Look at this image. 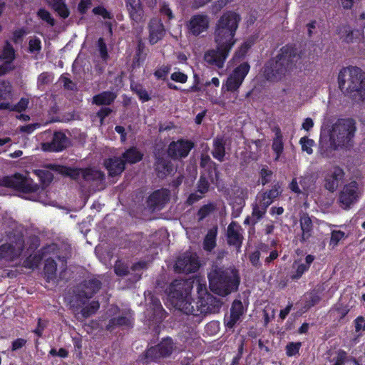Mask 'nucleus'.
I'll return each mask as SVG.
<instances>
[{"mask_svg":"<svg viewBox=\"0 0 365 365\" xmlns=\"http://www.w3.org/2000/svg\"><path fill=\"white\" fill-rule=\"evenodd\" d=\"M149 43L154 45L165 35V26L160 19H152L148 24Z\"/></svg>","mask_w":365,"mask_h":365,"instance_id":"20","label":"nucleus"},{"mask_svg":"<svg viewBox=\"0 0 365 365\" xmlns=\"http://www.w3.org/2000/svg\"><path fill=\"white\" fill-rule=\"evenodd\" d=\"M282 192V190L281 188V183L279 182H277L272 186L271 189L266 190L262 193L274 202V200L277 198Z\"/></svg>","mask_w":365,"mask_h":365,"instance_id":"48","label":"nucleus"},{"mask_svg":"<svg viewBox=\"0 0 365 365\" xmlns=\"http://www.w3.org/2000/svg\"><path fill=\"white\" fill-rule=\"evenodd\" d=\"M117 95L115 93L105 91L93 96L92 103L98 106H108L115 101Z\"/></svg>","mask_w":365,"mask_h":365,"instance_id":"27","label":"nucleus"},{"mask_svg":"<svg viewBox=\"0 0 365 365\" xmlns=\"http://www.w3.org/2000/svg\"><path fill=\"white\" fill-rule=\"evenodd\" d=\"M345 173L344 170L338 166H333L329 169L324 176V187L329 192H334L336 190L340 182L344 178Z\"/></svg>","mask_w":365,"mask_h":365,"instance_id":"17","label":"nucleus"},{"mask_svg":"<svg viewBox=\"0 0 365 365\" xmlns=\"http://www.w3.org/2000/svg\"><path fill=\"white\" fill-rule=\"evenodd\" d=\"M230 313L232 314H237V317H240L244 313V307L242 302L240 299H235L232 304Z\"/></svg>","mask_w":365,"mask_h":365,"instance_id":"63","label":"nucleus"},{"mask_svg":"<svg viewBox=\"0 0 365 365\" xmlns=\"http://www.w3.org/2000/svg\"><path fill=\"white\" fill-rule=\"evenodd\" d=\"M240 20V14L232 11L225 12L218 19L214 32L216 49L207 51L204 56L208 64L219 68L223 67L236 43L235 36Z\"/></svg>","mask_w":365,"mask_h":365,"instance_id":"2","label":"nucleus"},{"mask_svg":"<svg viewBox=\"0 0 365 365\" xmlns=\"http://www.w3.org/2000/svg\"><path fill=\"white\" fill-rule=\"evenodd\" d=\"M125 7L131 21L140 23L144 19V10L140 0H125Z\"/></svg>","mask_w":365,"mask_h":365,"instance_id":"23","label":"nucleus"},{"mask_svg":"<svg viewBox=\"0 0 365 365\" xmlns=\"http://www.w3.org/2000/svg\"><path fill=\"white\" fill-rule=\"evenodd\" d=\"M292 269L290 274V279L292 280L299 279L302 275L309 270L307 265H304V263H299L297 260L293 262Z\"/></svg>","mask_w":365,"mask_h":365,"instance_id":"38","label":"nucleus"},{"mask_svg":"<svg viewBox=\"0 0 365 365\" xmlns=\"http://www.w3.org/2000/svg\"><path fill=\"white\" fill-rule=\"evenodd\" d=\"M103 165L110 177L120 176L125 170V161L120 157H111L104 160Z\"/></svg>","mask_w":365,"mask_h":365,"instance_id":"21","label":"nucleus"},{"mask_svg":"<svg viewBox=\"0 0 365 365\" xmlns=\"http://www.w3.org/2000/svg\"><path fill=\"white\" fill-rule=\"evenodd\" d=\"M147 57V51L145 43L141 39L138 41L135 53L133 58V63L139 66L143 63Z\"/></svg>","mask_w":365,"mask_h":365,"instance_id":"36","label":"nucleus"},{"mask_svg":"<svg viewBox=\"0 0 365 365\" xmlns=\"http://www.w3.org/2000/svg\"><path fill=\"white\" fill-rule=\"evenodd\" d=\"M16 58V51L11 43L6 40L0 53V61L11 63Z\"/></svg>","mask_w":365,"mask_h":365,"instance_id":"32","label":"nucleus"},{"mask_svg":"<svg viewBox=\"0 0 365 365\" xmlns=\"http://www.w3.org/2000/svg\"><path fill=\"white\" fill-rule=\"evenodd\" d=\"M0 186L26 194L34 193L39 190V185L31 178L19 173L0 178Z\"/></svg>","mask_w":365,"mask_h":365,"instance_id":"8","label":"nucleus"},{"mask_svg":"<svg viewBox=\"0 0 365 365\" xmlns=\"http://www.w3.org/2000/svg\"><path fill=\"white\" fill-rule=\"evenodd\" d=\"M101 287L102 282L96 278L85 279L76 288V297L84 304L99 292Z\"/></svg>","mask_w":365,"mask_h":365,"instance_id":"12","label":"nucleus"},{"mask_svg":"<svg viewBox=\"0 0 365 365\" xmlns=\"http://www.w3.org/2000/svg\"><path fill=\"white\" fill-rule=\"evenodd\" d=\"M200 264L196 254L185 252L180 255L175 263V270L180 273L190 274L196 272Z\"/></svg>","mask_w":365,"mask_h":365,"instance_id":"14","label":"nucleus"},{"mask_svg":"<svg viewBox=\"0 0 365 365\" xmlns=\"http://www.w3.org/2000/svg\"><path fill=\"white\" fill-rule=\"evenodd\" d=\"M26 34L27 31L24 27L16 29L12 33L11 40L15 44L21 43Z\"/></svg>","mask_w":365,"mask_h":365,"instance_id":"61","label":"nucleus"},{"mask_svg":"<svg viewBox=\"0 0 365 365\" xmlns=\"http://www.w3.org/2000/svg\"><path fill=\"white\" fill-rule=\"evenodd\" d=\"M58 245L56 243H51L50 245L42 247L38 252L43 259L47 255H56L58 252Z\"/></svg>","mask_w":365,"mask_h":365,"instance_id":"50","label":"nucleus"},{"mask_svg":"<svg viewBox=\"0 0 365 365\" xmlns=\"http://www.w3.org/2000/svg\"><path fill=\"white\" fill-rule=\"evenodd\" d=\"M134 319L131 316L120 315L109 319L106 325V330L112 331L117 327L130 329L133 327Z\"/></svg>","mask_w":365,"mask_h":365,"instance_id":"24","label":"nucleus"},{"mask_svg":"<svg viewBox=\"0 0 365 365\" xmlns=\"http://www.w3.org/2000/svg\"><path fill=\"white\" fill-rule=\"evenodd\" d=\"M113 109L107 107L102 106L96 113V116L99 118L100 124L102 125L104 123V120L106 117L109 116L113 113Z\"/></svg>","mask_w":365,"mask_h":365,"instance_id":"64","label":"nucleus"},{"mask_svg":"<svg viewBox=\"0 0 365 365\" xmlns=\"http://www.w3.org/2000/svg\"><path fill=\"white\" fill-rule=\"evenodd\" d=\"M319 292L315 289L308 292L305 296L304 307L310 309L317 304L321 301Z\"/></svg>","mask_w":365,"mask_h":365,"instance_id":"39","label":"nucleus"},{"mask_svg":"<svg viewBox=\"0 0 365 365\" xmlns=\"http://www.w3.org/2000/svg\"><path fill=\"white\" fill-rule=\"evenodd\" d=\"M242 228L237 222L232 221L230 223L227 230V241L229 245L234 246L238 249L242 247L243 236L240 233Z\"/></svg>","mask_w":365,"mask_h":365,"instance_id":"22","label":"nucleus"},{"mask_svg":"<svg viewBox=\"0 0 365 365\" xmlns=\"http://www.w3.org/2000/svg\"><path fill=\"white\" fill-rule=\"evenodd\" d=\"M300 226L302 230V238L303 240H306L311 235L310 232L312 229V222L311 219L308 216L302 217L300 220Z\"/></svg>","mask_w":365,"mask_h":365,"instance_id":"42","label":"nucleus"},{"mask_svg":"<svg viewBox=\"0 0 365 365\" xmlns=\"http://www.w3.org/2000/svg\"><path fill=\"white\" fill-rule=\"evenodd\" d=\"M171 70L170 65H163L162 66L158 68L153 73L155 77L160 80H165L168 75L169 74Z\"/></svg>","mask_w":365,"mask_h":365,"instance_id":"59","label":"nucleus"},{"mask_svg":"<svg viewBox=\"0 0 365 365\" xmlns=\"http://www.w3.org/2000/svg\"><path fill=\"white\" fill-rule=\"evenodd\" d=\"M56 271H57V263L54 259L52 257H48L46 259L44 267H43V272L45 275L46 280L49 282L51 280H53L56 277Z\"/></svg>","mask_w":365,"mask_h":365,"instance_id":"31","label":"nucleus"},{"mask_svg":"<svg viewBox=\"0 0 365 365\" xmlns=\"http://www.w3.org/2000/svg\"><path fill=\"white\" fill-rule=\"evenodd\" d=\"M53 74L49 72H43L38 76L37 79V86L39 89H41L46 85H48L53 81Z\"/></svg>","mask_w":365,"mask_h":365,"instance_id":"49","label":"nucleus"},{"mask_svg":"<svg viewBox=\"0 0 365 365\" xmlns=\"http://www.w3.org/2000/svg\"><path fill=\"white\" fill-rule=\"evenodd\" d=\"M150 304L153 314L160 319H165L166 312L163 309L160 299L156 297H152Z\"/></svg>","mask_w":365,"mask_h":365,"instance_id":"43","label":"nucleus"},{"mask_svg":"<svg viewBox=\"0 0 365 365\" xmlns=\"http://www.w3.org/2000/svg\"><path fill=\"white\" fill-rule=\"evenodd\" d=\"M11 243H5L0 245V259H14L19 257L24 250V238L21 234L14 235L10 238Z\"/></svg>","mask_w":365,"mask_h":365,"instance_id":"10","label":"nucleus"},{"mask_svg":"<svg viewBox=\"0 0 365 365\" xmlns=\"http://www.w3.org/2000/svg\"><path fill=\"white\" fill-rule=\"evenodd\" d=\"M197 192H199L202 195L205 194L209 190L210 182H209L207 178L205 176H204L203 175H200V179L197 181Z\"/></svg>","mask_w":365,"mask_h":365,"instance_id":"60","label":"nucleus"},{"mask_svg":"<svg viewBox=\"0 0 365 365\" xmlns=\"http://www.w3.org/2000/svg\"><path fill=\"white\" fill-rule=\"evenodd\" d=\"M329 145H324L323 143H320L319 148V153L322 158H330L334 156V152L340 148H335V145H334L331 140H329Z\"/></svg>","mask_w":365,"mask_h":365,"instance_id":"40","label":"nucleus"},{"mask_svg":"<svg viewBox=\"0 0 365 365\" xmlns=\"http://www.w3.org/2000/svg\"><path fill=\"white\" fill-rule=\"evenodd\" d=\"M356 131L355 122L352 119L339 120L332 126L329 134L335 148H349Z\"/></svg>","mask_w":365,"mask_h":365,"instance_id":"6","label":"nucleus"},{"mask_svg":"<svg viewBox=\"0 0 365 365\" xmlns=\"http://www.w3.org/2000/svg\"><path fill=\"white\" fill-rule=\"evenodd\" d=\"M208 279L210 290L221 297L237 292L240 283L239 272L235 268L216 267L208 274Z\"/></svg>","mask_w":365,"mask_h":365,"instance_id":"4","label":"nucleus"},{"mask_svg":"<svg viewBox=\"0 0 365 365\" xmlns=\"http://www.w3.org/2000/svg\"><path fill=\"white\" fill-rule=\"evenodd\" d=\"M120 158L125 161V165H133L139 163L143 158V153L136 147L131 146L125 150Z\"/></svg>","mask_w":365,"mask_h":365,"instance_id":"26","label":"nucleus"},{"mask_svg":"<svg viewBox=\"0 0 365 365\" xmlns=\"http://www.w3.org/2000/svg\"><path fill=\"white\" fill-rule=\"evenodd\" d=\"M297 51L294 46H282L279 53L267 61L263 67V76L269 81H279L292 69L297 61Z\"/></svg>","mask_w":365,"mask_h":365,"instance_id":"3","label":"nucleus"},{"mask_svg":"<svg viewBox=\"0 0 365 365\" xmlns=\"http://www.w3.org/2000/svg\"><path fill=\"white\" fill-rule=\"evenodd\" d=\"M217 234V228L216 227L207 231L203 241V248L205 250L210 252L215 247Z\"/></svg>","mask_w":365,"mask_h":365,"instance_id":"34","label":"nucleus"},{"mask_svg":"<svg viewBox=\"0 0 365 365\" xmlns=\"http://www.w3.org/2000/svg\"><path fill=\"white\" fill-rule=\"evenodd\" d=\"M347 237L345 232L341 230H332L331 232V237L329 241V246L333 248L336 247L342 239Z\"/></svg>","mask_w":365,"mask_h":365,"instance_id":"53","label":"nucleus"},{"mask_svg":"<svg viewBox=\"0 0 365 365\" xmlns=\"http://www.w3.org/2000/svg\"><path fill=\"white\" fill-rule=\"evenodd\" d=\"M214 158L220 162L225 160V143L222 138H216L213 140V149L211 152Z\"/></svg>","mask_w":365,"mask_h":365,"instance_id":"28","label":"nucleus"},{"mask_svg":"<svg viewBox=\"0 0 365 365\" xmlns=\"http://www.w3.org/2000/svg\"><path fill=\"white\" fill-rule=\"evenodd\" d=\"M131 91L136 93L139 98V99L143 102L149 101L151 98L148 94V91L143 88V85L138 83L135 86H130Z\"/></svg>","mask_w":365,"mask_h":365,"instance_id":"44","label":"nucleus"},{"mask_svg":"<svg viewBox=\"0 0 365 365\" xmlns=\"http://www.w3.org/2000/svg\"><path fill=\"white\" fill-rule=\"evenodd\" d=\"M354 360V356H349L345 350L339 349L336 351V356L333 359V365H346L351 364Z\"/></svg>","mask_w":365,"mask_h":365,"instance_id":"37","label":"nucleus"},{"mask_svg":"<svg viewBox=\"0 0 365 365\" xmlns=\"http://www.w3.org/2000/svg\"><path fill=\"white\" fill-rule=\"evenodd\" d=\"M97 46L98 48L100 57L104 62H107L109 58V55L106 43L103 38H98L97 41Z\"/></svg>","mask_w":365,"mask_h":365,"instance_id":"57","label":"nucleus"},{"mask_svg":"<svg viewBox=\"0 0 365 365\" xmlns=\"http://www.w3.org/2000/svg\"><path fill=\"white\" fill-rule=\"evenodd\" d=\"M340 90L350 97L365 98V72L357 66L343 68L338 75Z\"/></svg>","mask_w":365,"mask_h":365,"instance_id":"5","label":"nucleus"},{"mask_svg":"<svg viewBox=\"0 0 365 365\" xmlns=\"http://www.w3.org/2000/svg\"><path fill=\"white\" fill-rule=\"evenodd\" d=\"M29 103V99L26 98H21L20 101L14 106H11L9 103L3 101L0 103V110H10L21 113L27 108Z\"/></svg>","mask_w":365,"mask_h":365,"instance_id":"33","label":"nucleus"},{"mask_svg":"<svg viewBox=\"0 0 365 365\" xmlns=\"http://www.w3.org/2000/svg\"><path fill=\"white\" fill-rule=\"evenodd\" d=\"M185 283L182 280L175 279L168 288V297L171 304L176 309L187 315L197 317L200 322L203 316L210 313H217L222 307L220 299L209 293L205 287V293L202 294V285L199 284L197 300L191 298L190 292L185 288Z\"/></svg>","mask_w":365,"mask_h":365,"instance_id":"1","label":"nucleus"},{"mask_svg":"<svg viewBox=\"0 0 365 365\" xmlns=\"http://www.w3.org/2000/svg\"><path fill=\"white\" fill-rule=\"evenodd\" d=\"M92 12L95 15L101 16L104 19H112L113 16L103 6H97L94 7Z\"/></svg>","mask_w":365,"mask_h":365,"instance_id":"62","label":"nucleus"},{"mask_svg":"<svg viewBox=\"0 0 365 365\" xmlns=\"http://www.w3.org/2000/svg\"><path fill=\"white\" fill-rule=\"evenodd\" d=\"M273 172L267 165L263 166L259 171L261 184L265 185L271 182Z\"/></svg>","mask_w":365,"mask_h":365,"instance_id":"55","label":"nucleus"},{"mask_svg":"<svg viewBox=\"0 0 365 365\" xmlns=\"http://www.w3.org/2000/svg\"><path fill=\"white\" fill-rule=\"evenodd\" d=\"M82 178L85 181H103L105 174L103 171L92 168H83Z\"/></svg>","mask_w":365,"mask_h":365,"instance_id":"30","label":"nucleus"},{"mask_svg":"<svg viewBox=\"0 0 365 365\" xmlns=\"http://www.w3.org/2000/svg\"><path fill=\"white\" fill-rule=\"evenodd\" d=\"M50 168L56 173L68 177L73 180H78L83 174V168H72L63 165H51Z\"/></svg>","mask_w":365,"mask_h":365,"instance_id":"25","label":"nucleus"},{"mask_svg":"<svg viewBox=\"0 0 365 365\" xmlns=\"http://www.w3.org/2000/svg\"><path fill=\"white\" fill-rule=\"evenodd\" d=\"M174 348V343L171 338L163 339L158 344L148 348L139 356L138 361L143 365H148L151 362H160L161 359L170 357Z\"/></svg>","mask_w":365,"mask_h":365,"instance_id":"7","label":"nucleus"},{"mask_svg":"<svg viewBox=\"0 0 365 365\" xmlns=\"http://www.w3.org/2000/svg\"><path fill=\"white\" fill-rule=\"evenodd\" d=\"M360 195L356 181L353 180L346 184L339 194V207L345 210H349L359 200Z\"/></svg>","mask_w":365,"mask_h":365,"instance_id":"9","label":"nucleus"},{"mask_svg":"<svg viewBox=\"0 0 365 365\" xmlns=\"http://www.w3.org/2000/svg\"><path fill=\"white\" fill-rule=\"evenodd\" d=\"M41 260L42 257L39 252H38L37 254L34 255H31L24 259V267L28 269H34L38 265Z\"/></svg>","mask_w":365,"mask_h":365,"instance_id":"46","label":"nucleus"},{"mask_svg":"<svg viewBox=\"0 0 365 365\" xmlns=\"http://www.w3.org/2000/svg\"><path fill=\"white\" fill-rule=\"evenodd\" d=\"M35 173L43 185H48L53 180V173L48 170H37Z\"/></svg>","mask_w":365,"mask_h":365,"instance_id":"47","label":"nucleus"},{"mask_svg":"<svg viewBox=\"0 0 365 365\" xmlns=\"http://www.w3.org/2000/svg\"><path fill=\"white\" fill-rule=\"evenodd\" d=\"M114 272L119 277L127 276L130 272L128 266L120 259L115 263Z\"/></svg>","mask_w":365,"mask_h":365,"instance_id":"51","label":"nucleus"},{"mask_svg":"<svg viewBox=\"0 0 365 365\" xmlns=\"http://www.w3.org/2000/svg\"><path fill=\"white\" fill-rule=\"evenodd\" d=\"M194 147L193 141L180 138L176 141H172L168 145L167 153L173 160H180L187 158Z\"/></svg>","mask_w":365,"mask_h":365,"instance_id":"11","label":"nucleus"},{"mask_svg":"<svg viewBox=\"0 0 365 365\" xmlns=\"http://www.w3.org/2000/svg\"><path fill=\"white\" fill-rule=\"evenodd\" d=\"M154 159L153 168L158 178L164 179L167 176L175 173L173 164L165 157V154L155 153Z\"/></svg>","mask_w":365,"mask_h":365,"instance_id":"16","label":"nucleus"},{"mask_svg":"<svg viewBox=\"0 0 365 365\" xmlns=\"http://www.w3.org/2000/svg\"><path fill=\"white\" fill-rule=\"evenodd\" d=\"M48 5L62 19H66L70 15V10L65 0H50Z\"/></svg>","mask_w":365,"mask_h":365,"instance_id":"29","label":"nucleus"},{"mask_svg":"<svg viewBox=\"0 0 365 365\" xmlns=\"http://www.w3.org/2000/svg\"><path fill=\"white\" fill-rule=\"evenodd\" d=\"M266 211L262 210L259 205L255 204L252 205V225L257 224L260 220L263 218Z\"/></svg>","mask_w":365,"mask_h":365,"instance_id":"58","label":"nucleus"},{"mask_svg":"<svg viewBox=\"0 0 365 365\" xmlns=\"http://www.w3.org/2000/svg\"><path fill=\"white\" fill-rule=\"evenodd\" d=\"M283 136L279 128H276L275 137L273 139L272 148L276 154V160L279 159L284 150Z\"/></svg>","mask_w":365,"mask_h":365,"instance_id":"35","label":"nucleus"},{"mask_svg":"<svg viewBox=\"0 0 365 365\" xmlns=\"http://www.w3.org/2000/svg\"><path fill=\"white\" fill-rule=\"evenodd\" d=\"M170 191L167 188H161L153 192L148 198V206L152 209L161 210L169 202Z\"/></svg>","mask_w":365,"mask_h":365,"instance_id":"18","label":"nucleus"},{"mask_svg":"<svg viewBox=\"0 0 365 365\" xmlns=\"http://www.w3.org/2000/svg\"><path fill=\"white\" fill-rule=\"evenodd\" d=\"M299 143L302 146V150L306 152L308 155L313 153L312 146L314 145V141L307 136L301 138Z\"/></svg>","mask_w":365,"mask_h":365,"instance_id":"56","label":"nucleus"},{"mask_svg":"<svg viewBox=\"0 0 365 365\" xmlns=\"http://www.w3.org/2000/svg\"><path fill=\"white\" fill-rule=\"evenodd\" d=\"M339 32L341 33H344L345 34V36H344V41H345L346 43H353L354 41H356V40L354 39V33H356V34L359 36V38L360 37H363L362 34L359 32V31H353L351 29V27L348 25H344L341 27V29H340Z\"/></svg>","mask_w":365,"mask_h":365,"instance_id":"45","label":"nucleus"},{"mask_svg":"<svg viewBox=\"0 0 365 365\" xmlns=\"http://www.w3.org/2000/svg\"><path fill=\"white\" fill-rule=\"evenodd\" d=\"M37 16L42 21L46 22L51 26H53L56 24L55 19L51 16L50 12L44 8H41L37 11Z\"/></svg>","mask_w":365,"mask_h":365,"instance_id":"54","label":"nucleus"},{"mask_svg":"<svg viewBox=\"0 0 365 365\" xmlns=\"http://www.w3.org/2000/svg\"><path fill=\"white\" fill-rule=\"evenodd\" d=\"M70 139L62 131H55L52 140L41 143V149L45 152H61L70 145Z\"/></svg>","mask_w":365,"mask_h":365,"instance_id":"15","label":"nucleus"},{"mask_svg":"<svg viewBox=\"0 0 365 365\" xmlns=\"http://www.w3.org/2000/svg\"><path fill=\"white\" fill-rule=\"evenodd\" d=\"M216 209V206L213 202H209L202 205L197 212V220L199 222L203 220L206 217L210 215Z\"/></svg>","mask_w":365,"mask_h":365,"instance_id":"41","label":"nucleus"},{"mask_svg":"<svg viewBox=\"0 0 365 365\" xmlns=\"http://www.w3.org/2000/svg\"><path fill=\"white\" fill-rule=\"evenodd\" d=\"M302 347V343L298 342H289L285 346L286 355L292 357L299 354V350Z\"/></svg>","mask_w":365,"mask_h":365,"instance_id":"52","label":"nucleus"},{"mask_svg":"<svg viewBox=\"0 0 365 365\" xmlns=\"http://www.w3.org/2000/svg\"><path fill=\"white\" fill-rule=\"evenodd\" d=\"M250 69V66L247 62H243L237 66L226 81V90L230 92L237 91L249 73Z\"/></svg>","mask_w":365,"mask_h":365,"instance_id":"13","label":"nucleus"},{"mask_svg":"<svg viewBox=\"0 0 365 365\" xmlns=\"http://www.w3.org/2000/svg\"><path fill=\"white\" fill-rule=\"evenodd\" d=\"M187 29L189 32L197 36L204 31H206L209 26V19L206 15L195 14L188 21Z\"/></svg>","mask_w":365,"mask_h":365,"instance_id":"19","label":"nucleus"}]
</instances>
